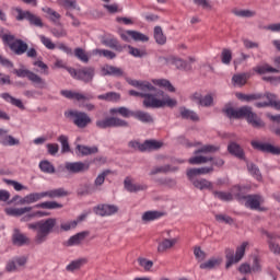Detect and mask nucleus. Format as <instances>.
Returning a JSON list of instances; mask_svg holds the SVG:
<instances>
[{
	"instance_id": "nucleus-1",
	"label": "nucleus",
	"mask_w": 280,
	"mask_h": 280,
	"mask_svg": "<svg viewBox=\"0 0 280 280\" xmlns=\"http://www.w3.org/2000/svg\"><path fill=\"white\" fill-rule=\"evenodd\" d=\"M127 82L130 86H135V89L141 91L130 90L128 93L131 97H142L144 108H165V106L167 108H174L178 106L176 98L170 97L164 91L156 89L149 81L127 79Z\"/></svg>"
},
{
	"instance_id": "nucleus-2",
	"label": "nucleus",
	"mask_w": 280,
	"mask_h": 280,
	"mask_svg": "<svg viewBox=\"0 0 280 280\" xmlns=\"http://www.w3.org/2000/svg\"><path fill=\"white\" fill-rule=\"evenodd\" d=\"M223 113L229 117V119H246L247 124L256 130L266 128V122L253 112V107L250 106H243L237 109L225 106V108H223Z\"/></svg>"
},
{
	"instance_id": "nucleus-3",
	"label": "nucleus",
	"mask_w": 280,
	"mask_h": 280,
	"mask_svg": "<svg viewBox=\"0 0 280 280\" xmlns=\"http://www.w3.org/2000/svg\"><path fill=\"white\" fill-rule=\"evenodd\" d=\"M57 224V218H48L36 221L34 223H28L27 229L36 232L35 243L43 244L47 242V237H49L51 233H58V230L56 229Z\"/></svg>"
},
{
	"instance_id": "nucleus-4",
	"label": "nucleus",
	"mask_w": 280,
	"mask_h": 280,
	"mask_svg": "<svg viewBox=\"0 0 280 280\" xmlns=\"http://www.w3.org/2000/svg\"><path fill=\"white\" fill-rule=\"evenodd\" d=\"M2 40L15 56H23V54H26L27 58H36L38 56V51L35 48L28 49L27 43L14 37V35L4 34Z\"/></svg>"
},
{
	"instance_id": "nucleus-5",
	"label": "nucleus",
	"mask_w": 280,
	"mask_h": 280,
	"mask_svg": "<svg viewBox=\"0 0 280 280\" xmlns=\"http://www.w3.org/2000/svg\"><path fill=\"white\" fill-rule=\"evenodd\" d=\"M233 191H238L234 192L235 199L236 200H245V207H248L253 211H268V208L261 207L266 200L261 195H244L242 194V187L235 186L233 188Z\"/></svg>"
},
{
	"instance_id": "nucleus-6",
	"label": "nucleus",
	"mask_w": 280,
	"mask_h": 280,
	"mask_svg": "<svg viewBox=\"0 0 280 280\" xmlns=\"http://www.w3.org/2000/svg\"><path fill=\"white\" fill-rule=\"evenodd\" d=\"M65 117L71 120L72 124L77 126V128L81 129H84L93 124V120L91 119V116H89V114H86L85 112H80L78 109H70L68 112H65Z\"/></svg>"
},
{
	"instance_id": "nucleus-7",
	"label": "nucleus",
	"mask_w": 280,
	"mask_h": 280,
	"mask_svg": "<svg viewBox=\"0 0 280 280\" xmlns=\"http://www.w3.org/2000/svg\"><path fill=\"white\" fill-rule=\"evenodd\" d=\"M13 73H15L18 78H27V80H30V82H32L36 89L47 88V81L28 69H15Z\"/></svg>"
},
{
	"instance_id": "nucleus-8",
	"label": "nucleus",
	"mask_w": 280,
	"mask_h": 280,
	"mask_svg": "<svg viewBox=\"0 0 280 280\" xmlns=\"http://www.w3.org/2000/svg\"><path fill=\"white\" fill-rule=\"evenodd\" d=\"M15 11L18 12L16 21H28L30 25L33 27H45L43 23V19L40 16L32 13L31 11H24L21 8H16Z\"/></svg>"
},
{
	"instance_id": "nucleus-9",
	"label": "nucleus",
	"mask_w": 280,
	"mask_h": 280,
	"mask_svg": "<svg viewBox=\"0 0 280 280\" xmlns=\"http://www.w3.org/2000/svg\"><path fill=\"white\" fill-rule=\"evenodd\" d=\"M96 128H101V130H106L107 128H128V121L110 116L96 120Z\"/></svg>"
},
{
	"instance_id": "nucleus-10",
	"label": "nucleus",
	"mask_w": 280,
	"mask_h": 280,
	"mask_svg": "<svg viewBox=\"0 0 280 280\" xmlns=\"http://www.w3.org/2000/svg\"><path fill=\"white\" fill-rule=\"evenodd\" d=\"M129 148H132L137 152H152L154 150H161L163 148V142L160 141H130Z\"/></svg>"
},
{
	"instance_id": "nucleus-11",
	"label": "nucleus",
	"mask_w": 280,
	"mask_h": 280,
	"mask_svg": "<svg viewBox=\"0 0 280 280\" xmlns=\"http://www.w3.org/2000/svg\"><path fill=\"white\" fill-rule=\"evenodd\" d=\"M91 164L88 162H67L65 164V170L68 174H84L89 172Z\"/></svg>"
},
{
	"instance_id": "nucleus-12",
	"label": "nucleus",
	"mask_w": 280,
	"mask_h": 280,
	"mask_svg": "<svg viewBox=\"0 0 280 280\" xmlns=\"http://www.w3.org/2000/svg\"><path fill=\"white\" fill-rule=\"evenodd\" d=\"M265 97L266 100H268V102L255 103L256 108H268V106H271V108H276V110H280V101L277 98L276 94L266 92Z\"/></svg>"
},
{
	"instance_id": "nucleus-13",
	"label": "nucleus",
	"mask_w": 280,
	"mask_h": 280,
	"mask_svg": "<svg viewBox=\"0 0 280 280\" xmlns=\"http://www.w3.org/2000/svg\"><path fill=\"white\" fill-rule=\"evenodd\" d=\"M60 95H62L67 100H77V102H89L91 100H95V96H93V94H82L80 92H73L69 90H61Z\"/></svg>"
},
{
	"instance_id": "nucleus-14",
	"label": "nucleus",
	"mask_w": 280,
	"mask_h": 280,
	"mask_svg": "<svg viewBox=\"0 0 280 280\" xmlns=\"http://www.w3.org/2000/svg\"><path fill=\"white\" fill-rule=\"evenodd\" d=\"M93 78H95L94 67H83L81 69H78L77 80L84 82V84H89L90 82H93Z\"/></svg>"
},
{
	"instance_id": "nucleus-15",
	"label": "nucleus",
	"mask_w": 280,
	"mask_h": 280,
	"mask_svg": "<svg viewBox=\"0 0 280 280\" xmlns=\"http://www.w3.org/2000/svg\"><path fill=\"white\" fill-rule=\"evenodd\" d=\"M252 147L255 150H259L260 152H266L267 154H276V155L280 154V148L275 147L270 143H264V142H259V141H252Z\"/></svg>"
},
{
	"instance_id": "nucleus-16",
	"label": "nucleus",
	"mask_w": 280,
	"mask_h": 280,
	"mask_svg": "<svg viewBox=\"0 0 280 280\" xmlns=\"http://www.w3.org/2000/svg\"><path fill=\"white\" fill-rule=\"evenodd\" d=\"M119 211V208L115 205H98L96 208H94V212L96 215H101L102 218L108 217V215H115Z\"/></svg>"
},
{
	"instance_id": "nucleus-17",
	"label": "nucleus",
	"mask_w": 280,
	"mask_h": 280,
	"mask_svg": "<svg viewBox=\"0 0 280 280\" xmlns=\"http://www.w3.org/2000/svg\"><path fill=\"white\" fill-rule=\"evenodd\" d=\"M101 43L102 45H105V47H109V49H114L115 51L121 52L126 49V46L119 44V40L115 37H102Z\"/></svg>"
},
{
	"instance_id": "nucleus-18",
	"label": "nucleus",
	"mask_w": 280,
	"mask_h": 280,
	"mask_svg": "<svg viewBox=\"0 0 280 280\" xmlns=\"http://www.w3.org/2000/svg\"><path fill=\"white\" fill-rule=\"evenodd\" d=\"M102 75H112L113 78H124V69L112 66L105 65L102 69Z\"/></svg>"
},
{
	"instance_id": "nucleus-19",
	"label": "nucleus",
	"mask_w": 280,
	"mask_h": 280,
	"mask_svg": "<svg viewBox=\"0 0 280 280\" xmlns=\"http://www.w3.org/2000/svg\"><path fill=\"white\" fill-rule=\"evenodd\" d=\"M124 187L130 194H137V191H145V189H148V186H145V185L132 183V179L130 177L125 178Z\"/></svg>"
},
{
	"instance_id": "nucleus-20",
	"label": "nucleus",
	"mask_w": 280,
	"mask_h": 280,
	"mask_svg": "<svg viewBox=\"0 0 280 280\" xmlns=\"http://www.w3.org/2000/svg\"><path fill=\"white\" fill-rule=\"evenodd\" d=\"M214 172L213 166L200 167V168H189L187 170V176L191 180L195 176H202L205 174H211Z\"/></svg>"
},
{
	"instance_id": "nucleus-21",
	"label": "nucleus",
	"mask_w": 280,
	"mask_h": 280,
	"mask_svg": "<svg viewBox=\"0 0 280 280\" xmlns=\"http://www.w3.org/2000/svg\"><path fill=\"white\" fill-rule=\"evenodd\" d=\"M12 242L14 246H25V244H30V237L21 233V231L14 230Z\"/></svg>"
},
{
	"instance_id": "nucleus-22",
	"label": "nucleus",
	"mask_w": 280,
	"mask_h": 280,
	"mask_svg": "<svg viewBox=\"0 0 280 280\" xmlns=\"http://www.w3.org/2000/svg\"><path fill=\"white\" fill-rule=\"evenodd\" d=\"M69 196V192L65 188H56L48 191H44V198H50L54 200V198H67Z\"/></svg>"
},
{
	"instance_id": "nucleus-23",
	"label": "nucleus",
	"mask_w": 280,
	"mask_h": 280,
	"mask_svg": "<svg viewBox=\"0 0 280 280\" xmlns=\"http://www.w3.org/2000/svg\"><path fill=\"white\" fill-rule=\"evenodd\" d=\"M228 152L232 154V156H235L236 159H245L244 149H242L241 145L237 144V142H231L228 145Z\"/></svg>"
},
{
	"instance_id": "nucleus-24",
	"label": "nucleus",
	"mask_w": 280,
	"mask_h": 280,
	"mask_svg": "<svg viewBox=\"0 0 280 280\" xmlns=\"http://www.w3.org/2000/svg\"><path fill=\"white\" fill-rule=\"evenodd\" d=\"M236 97H237V100H241V102H257V100H264V97H266V94H261V93H254V94L237 93Z\"/></svg>"
},
{
	"instance_id": "nucleus-25",
	"label": "nucleus",
	"mask_w": 280,
	"mask_h": 280,
	"mask_svg": "<svg viewBox=\"0 0 280 280\" xmlns=\"http://www.w3.org/2000/svg\"><path fill=\"white\" fill-rule=\"evenodd\" d=\"M43 198H45V192H32L21 200V205H32L38 202V200H43Z\"/></svg>"
},
{
	"instance_id": "nucleus-26",
	"label": "nucleus",
	"mask_w": 280,
	"mask_h": 280,
	"mask_svg": "<svg viewBox=\"0 0 280 280\" xmlns=\"http://www.w3.org/2000/svg\"><path fill=\"white\" fill-rule=\"evenodd\" d=\"M179 113L182 119H190V121H200V117L198 116V114L191 109L180 107Z\"/></svg>"
},
{
	"instance_id": "nucleus-27",
	"label": "nucleus",
	"mask_w": 280,
	"mask_h": 280,
	"mask_svg": "<svg viewBox=\"0 0 280 280\" xmlns=\"http://www.w3.org/2000/svg\"><path fill=\"white\" fill-rule=\"evenodd\" d=\"M1 97L5 102H9V104H12V106H16V108H20V110H25V105H23V101L14 98V96L10 95V93H2Z\"/></svg>"
},
{
	"instance_id": "nucleus-28",
	"label": "nucleus",
	"mask_w": 280,
	"mask_h": 280,
	"mask_svg": "<svg viewBox=\"0 0 280 280\" xmlns=\"http://www.w3.org/2000/svg\"><path fill=\"white\" fill-rule=\"evenodd\" d=\"M127 36L132 38V40H136V43H148L150 40V37L148 35L139 32V31H126Z\"/></svg>"
},
{
	"instance_id": "nucleus-29",
	"label": "nucleus",
	"mask_w": 280,
	"mask_h": 280,
	"mask_svg": "<svg viewBox=\"0 0 280 280\" xmlns=\"http://www.w3.org/2000/svg\"><path fill=\"white\" fill-rule=\"evenodd\" d=\"M254 71L258 73V75H265V73H279L280 70L277 68H272V66L268 63H264L262 66H257L254 68Z\"/></svg>"
},
{
	"instance_id": "nucleus-30",
	"label": "nucleus",
	"mask_w": 280,
	"mask_h": 280,
	"mask_svg": "<svg viewBox=\"0 0 280 280\" xmlns=\"http://www.w3.org/2000/svg\"><path fill=\"white\" fill-rule=\"evenodd\" d=\"M86 237H89V232L78 233L69 238L68 246H78V244H82Z\"/></svg>"
},
{
	"instance_id": "nucleus-31",
	"label": "nucleus",
	"mask_w": 280,
	"mask_h": 280,
	"mask_svg": "<svg viewBox=\"0 0 280 280\" xmlns=\"http://www.w3.org/2000/svg\"><path fill=\"white\" fill-rule=\"evenodd\" d=\"M133 117L138 119V121H142V124H154V118L148 112L138 110L133 114Z\"/></svg>"
},
{
	"instance_id": "nucleus-32",
	"label": "nucleus",
	"mask_w": 280,
	"mask_h": 280,
	"mask_svg": "<svg viewBox=\"0 0 280 280\" xmlns=\"http://www.w3.org/2000/svg\"><path fill=\"white\" fill-rule=\"evenodd\" d=\"M152 82L156 86H161L162 89H166V91H170V93H175L176 92V88H174V85H172V82H170V80H167V79H154Z\"/></svg>"
},
{
	"instance_id": "nucleus-33",
	"label": "nucleus",
	"mask_w": 280,
	"mask_h": 280,
	"mask_svg": "<svg viewBox=\"0 0 280 280\" xmlns=\"http://www.w3.org/2000/svg\"><path fill=\"white\" fill-rule=\"evenodd\" d=\"M215 152H220L219 145L206 144L196 150L195 154H215Z\"/></svg>"
},
{
	"instance_id": "nucleus-34",
	"label": "nucleus",
	"mask_w": 280,
	"mask_h": 280,
	"mask_svg": "<svg viewBox=\"0 0 280 280\" xmlns=\"http://www.w3.org/2000/svg\"><path fill=\"white\" fill-rule=\"evenodd\" d=\"M194 187L197 189H209L210 191H213V183L209 182L208 179L201 178V179H195L192 182Z\"/></svg>"
},
{
	"instance_id": "nucleus-35",
	"label": "nucleus",
	"mask_w": 280,
	"mask_h": 280,
	"mask_svg": "<svg viewBox=\"0 0 280 280\" xmlns=\"http://www.w3.org/2000/svg\"><path fill=\"white\" fill-rule=\"evenodd\" d=\"M97 100H103L104 102H119L121 100V94L117 92H107L98 95Z\"/></svg>"
},
{
	"instance_id": "nucleus-36",
	"label": "nucleus",
	"mask_w": 280,
	"mask_h": 280,
	"mask_svg": "<svg viewBox=\"0 0 280 280\" xmlns=\"http://www.w3.org/2000/svg\"><path fill=\"white\" fill-rule=\"evenodd\" d=\"M165 215V212L161 211H147L142 215L143 222H152L154 220H159V218H163Z\"/></svg>"
},
{
	"instance_id": "nucleus-37",
	"label": "nucleus",
	"mask_w": 280,
	"mask_h": 280,
	"mask_svg": "<svg viewBox=\"0 0 280 280\" xmlns=\"http://www.w3.org/2000/svg\"><path fill=\"white\" fill-rule=\"evenodd\" d=\"M222 264V259L220 258H210L208 261L201 264L199 268L201 270H213V268H218Z\"/></svg>"
},
{
	"instance_id": "nucleus-38",
	"label": "nucleus",
	"mask_w": 280,
	"mask_h": 280,
	"mask_svg": "<svg viewBox=\"0 0 280 280\" xmlns=\"http://www.w3.org/2000/svg\"><path fill=\"white\" fill-rule=\"evenodd\" d=\"M176 245V238H165L158 246V253H165V250H170Z\"/></svg>"
},
{
	"instance_id": "nucleus-39",
	"label": "nucleus",
	"mask_w": 280,
	"mask_h": 280,
	"mask_svg": "<svg viewBox=\"0 0 280 280\" xmlns=\"http://www.w3.org/2000/svg\"><path fill=\"white\" fill-rule=\"evenodd\" d=\"M84 264H86V258L73 260L66 267V270H68V272H75V270H80Z\"/></svg>"
},
{
	"instance_id": "nucleus-40",
	"label": "nucleus",
	"mask_w": 280,
	"mask_h": 280,
	"mask_svg": "<svg viewBox=\"0 0 280 280\" xmlns=\"http://www.w3.org/2000/svg\"><path fill=\"white\" fill-rule=\"evenodd\" d=\"M209 161H213V156H203V155H196L188 160L190 165H202L205 163H209Z\"/></svg>"
},
{
	"instance_id": "nucleus-41",
	"label": "nucleus",
	"mask_w": 280,
	"mask_h": 280,
	"mask_svg": "<svg viewBox=\"0 0 280 280\" xmlns=\"http://www.w3.org/2000/svg\"><path fill=\"white\" fill-rule=\"evenodd\" d=\"M154 38L158 45H165V43H167V37L163 34V28L161 26L154 27Z\"/></svg>"
},
{
	"instance_id": "nucleus-42",
	"label": "nucleus",
	"mask_w": 280,
	"mask_h": 280,
	"mask_svg": "<svg viewBox=\"0 0 280 280\" xmlns=\"http://www.w3.org/2000/svg\"><path fill=\"white\" fill-rule=\"evenodd\" d=\"M35 209H62V203L57 201H44L42 203H37Z\"/></svg>"
},
{
	"instance_id": "nucleus-43",
	"label": "nucleus",
	"mask_w": 280,
	"mask_h": 280,
	"mask_svg": "<svg viewBox=\"0 0 280 280\" xmlns=\"http://www.w3.org/2000/svg\"><path fill=\"white\" fill-rule=\"evenodd\" d=\"M248 80V74L246 73H241V74H234L232 77V82L234 86H244Z\"/></svg>"
},
{
	"instance_id": "nucleus-44",
	"label": "nucleus",
	"mask_w": 280,
	"mask_h": 280,
	"mask_svg": "<svg viewBox=\"0 0 280 280\" xmlns=\"http://www.w3.org/2000/svg\"><path fill=\"white\" fill-rule=\"evenodd\" d=\"M77 150L82 156H89V154H97L96 147L91 148V147H84V145L78 144Z\"/></svg>"
},
{
	"instance_id": "nucleus-45",
	"label": "nucleus",
	"mask_w": 280,
	"mask_h": 280,
	"mask_svg": "<svg viewBox=\"0 0 280 280\" xmlns=\"http://www.w3.org/2000/svg\"><path fill=\"white\" fill-rule=\"evenodd\" d=\"M247 170H248L249 174H252V176L254 178H256V180H261L264 178L261 176V171H259V167H257L256 164L247 163Z\"/></svg>"
},
{
	"instance_id": "nucleus-46",
	"label": "nucleus",
	"mask_w": 280,
	"mask_h": 280,
	"mask_svg": "<svg viewBox=\"0 0 280 280\" xmlns=\"http://www.w3.org/2000/svg\"><path fill=\"white\" fill-rule=\"evenodd\" d=\"M32 211V207L25 208H10L7 210L8 215H24V213H30Z\"/></svg>"
},
{
	"instance_id": "nucleus-47",
	"label": "nucleus",
	"mask_w": 280,
	"mask_h": 280,
	"mask_svg": "<svg viewBox=\"0 0 280 280\" xmlns=\"http://www.w3.org/2000/svg\"><path fill=\"white\" fill-rule=\"evenodd\" d=\"M225 258H226V265L225 268L229 269L233 264H237V260H235V250L231 248L225 249Z\"/></svg>"
},
{
	"instance_id": "nucleus-48",
	"label": "nucleus",
	"mask_w": 280,
	"mask_h": 280,
	"mask_svg": "<svg viewBox=\"0 0 280 280\" xmlns=\"http://www.w3.org/2000/svg\"><path fill=\"white\" fill-rule=\"evenodd\" d=\"M233 14L241 19H253V16H257V12L252 10H234Z\"/></svg>"
},
{
	"instance_id": "nucleus-49",
	"label": "nucleus",
	"mask_w": 280,
	"mask_h": 280,
	"mask_svg": "<svg viewBox=\"0 0 280 280\" xmlns=\"http://www.w3.org/2000/svg\"><path fill=\"white\" fill-rule=\"evenodd\" d=\"M173 65H175L176 69H182L183 71H191V63L183 60V59H174Z\"/></svg>"
},
{
	"instance_id": "nucleus-50",
	"label": "nucleus",
	"mask_w": 280,
	"mask_h": 280,
	"mask_svg": "<svg viewBox=\"0 0 280 280\" xmlns=\"http://www.w3.org/2000/svg\"><path fill=\"white\" fill-rule=\"evenodd\" d=\"M247 246H248V242H243L241 246L236 247V253H235L236 264L242 261L244 255H246V247Z\"/></svg>"
},
{
	"instance_id": "nucleus-51",
	"label": "nucleus",
	"mask_w": 280,
	"mask_h": 280,
	"mask_svg": "<svg viewBox=\"0 0 280 280\" xmlns=\"http://www.w3.org/2000/svg\"><path fill=\"white\" fill-rule=\"evenodd\" d=\"M212 194L214 198H219V200H223L224 202H231L233 200V194L231 192L212 190Z\"/></svg>"
},
{
	"instance_id": "nucleus-52",
	"label": "nucleus",
	"mask_w": 280,
	"mask_h": 280,
	"mask_svg": "<svg viewBox=\"0 0 280 280\" xmlns=\"http://www.w3.org/2000/svg\"><path fill=\"white\" fill-rule=\"evenodd\" d=\"M42 10L43 12H45V14H48L52 23H58V21H60V13L54 11V9L46 7V8H43Z\"/></svg>"
},
{
	"instance_id": "nucleus-53",
	"label": "nucleus",
	"mask_w": 280,
	"mask_h": 280,
	"mask_svg": "<svg viewBox=\"0 0 280 280\" xmlns=\"http://www.w3.org/2000/svg\"><path fill=\"white\" fill-rule=\"evenodd\" d=\"M39 168L45 173V174H55L56 173V167H54V164L50 163L49 161H42L39 163Z\"/></svg>"
},
{
	"instance_id": "nucleus-54",
	"label": "nucleus",
	"mask_w": 280,
	"mask_h": 280,
	"mask_svg": "<svg viewBox=\"0 0 280 280\" xmlns=\"http://www.w3.org/2000/svg\"><path fill=\"white\" fill-rule=\"evenodd\" d=\"M109 174H113V171L105 170L101 174H98L94 180L95 187H102V185H104V182L106 180V176H108Z\"/></svg>"
},
{
	"instance_id": "nucleus-55",
	"label": "nucleus",
	"mask_w": 280,
	"mask_h": 280,
	"mask_svg": "<svg viewBox=\"0 0 280 280\" xmlns=\"http://www.w3.org/2000/svg\"><path fill=\"white\" fill-rule=\"evenodd\" d=\"M74 56L75 58H78V60L84 62V65H89V55H86V51L84 49L75 48Z\"/></svg>"
},
{
	"instance_id": "nucleus-56",
	"label": "nucleus",
	"mask_w": 280,
	"mask_h": 280,
	"mask_svg": "<svg viewBox=\"0 0 280 280\" xmlns=\"http://www.w3.org/2000/svg\"><path fill=\"white\" fill-rule=\"evenodd\" d=\"M94 54H97L98 56H103L104 58H107L108 60H115L117 58V54L113 52V50L108 49H95Z\"/></svg>"
},
{
	"instance_id": "nucleus-57",
	"label": "nucleus",
	"mask_w": 280,
	"mask_h": 280,
	"mask_svg": "<svg viewBox=\"0 0 280 280\" xmlns=\"http://www.w3.org/2000/svg\"><path fill=\"white\" fill-rule=\"evenodd\" d=\"M231 60H233V52L231 49L224 48L221 52V62L223 65H231Z\"/></svg>"
},
{
	"instance_id": "nucleus-58",
	"label": "nucleus",
	"mask_w": 280,
	"mask_h": 280,
	"mask_svg": "<svg viewBox=\"0 0 280 280\" xmlns=\"http://www.w3.org/2000/svg\"><path fill=\"white\" fill-rule=\"evenodd\" d=\"M167 172H176V168H172L170 165L158 166L151 171V176H155V174H167Z\"/></svg>"
},
{
	"instance_id": "nucleus-59",
	"label": "nucleus",
	"mask_w": 280,
	"mask_h": 280,
	"mask_svg": "<svg viewBox=\"0 0 280 280\" xmlns=\"http://www.w3.org/2000/svg\"><path fill=\"white\" fill-rule=\"evenodd\" d=\"M217 222H222L223 224H235V219L226 214H215Z\"/></svg>"
},
{
	"instance_id": "nucleus-60",
	"label": "nucleus",
	"mask_w": 280,
	"mask_h": 280,
	"mask_svg": "<svg viewBox=\"0 0 280 280\" xmlns=\"http://www.w3.org/2000/svg\"><path fill=\"white\" fill-rule=\"evenodd\" d=\"M128 49H129L130 56H133V58H143V57L148 56V51L141 50L139 48H135L130 45L128 46Z\"/></svg>"
},
{
	"instance_id": "nucleus-61",
	"label": "nucleus",
	"mask_w": 280,
	"mask_h": 280,
	"mask_svg": "<svg viewBox=\"0 0 280 280\" xmlns=\"http://www.w3.org/2000/svg\"><path fill=\"white\" fill-rule=\"evenodd\" d=\"M138 264L141 266V268H144L145 272H150L152 270V266H154V262L152 260H148V258H138Z\"/></svg>"
},
{
	"instance_id": "nucleus-62",
	"label": "nucleus",
	"mask_w": 280,
	"mask_h": 280,
	"mask_svg": "<svg viewBox=\"0 0 280 280\" xmlns=\"http://www.w3.org/2000/svg\"><path fill=\"white\" fill-rule=\"evenodd\" d=\"M40 43L46 47V49H56V44L51 43L49 37L45 35L39 36Z\"/></svg>"
},
{
	"instance_id": "nucleus-63",
	"label": "nucleus",
	"mask_w": 280,
	"mask_h": 280,
	"mask_svg": "<svg viewBox=\"0 0 280 280\" xmlns=\"http://www.w3.org/2000/svg\"><path fill=\"white\" fill-rule=\"evenodd\" d=\"M194 255L198 261H205L207 259V254L200 247H195Z\"/></svg>"
},
{
	"instance_id": "nucleus-64",
	"label": "nucleus",
	"mask_w": 280,
	"mask_h": 280,
	"mask_svg": "<svg viewBox=\"0 0 280 280\" xmlns=\"http://www.w3.org/2000/svg\"><path fill=\"white\" fill-rule=\"evenodd\" d=\"M267 244L269 246V250L271 253H273V255H280V246H279L278 243H275L272 241H268Z\"/></svg>"
}]
</instances>
